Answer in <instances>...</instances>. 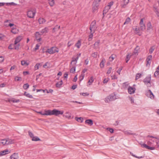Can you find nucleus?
I'll return each instance as SVG.
<instances>
[{
  "mask_svg": "<svg viewBox=\"0 0 159 159\" xmlns=\"http://www.w3.org/2000/svg\"><path fill=\"white\" fill-rule=\"evenodd\" d=\"M28 133L29 135L32 138L34 137L33 134L31 132L29 131Z\"/></svg>",
  "mask_w": 159,
  "mask_h": 159,
  "instance_id": "obj_64",
  "label": "nucleus"
},
{
  "mask_svg": "<svg viewBox=\"0 0 159 159\" xmlns=\"http://www.w3.org/2000/svg\"><path fill=\"white\" fill-rule=\"evenodd\" d=\"M84 76V74H82L80 77V81H82L83 79Z\"/></svg>",
  "mask_w": 159,
  "mask_h": 159,
  "instance_id": "obj_47",
  "label": "nucleus"
},
{
  "mask_svg": "<svg viewBox=\"0 0 159 159\" xmlns=\"http://www.w3.org/2000/svg\"><path fill=\"white\" fill-rule=\"evenodd\" d=\"M63 84L62 80L60 81L57 82L56 84V86L57 88H60Z\"/></svg>",
  "mask_w": 159,
  "mask_h": 159,
  "instance_id": "obj_29",
  "label": "nucleus"
},
{
  "mask_svg": "<svg viewBox=\"0 0 159 159\" xmlns=\"http://www.w3.org/2000/svg\"><path fill=\"white\" fill-rule=\"evenodd\" d=\"M142 74L140 73H138L136 75L135 80H137L141 77Z\"/></svg>",
  "mask_w": 159,
  "mask_h": 159,
  "instance_id": "obj_38",
  "label": "nucleus"
},
{
  "mask_svg": "<svg viewBox=\"0 0 159 159\" xmlns=\"http://www.w3.org/2000/svg\"><path fill=\"white\" fill-rule=\"evenodd\" d=\"M106 62V60L104 58L102 59L100 64V66L101 68H103L104 66L105 63Z\"/></svg>",
  "mask_w": 159,
  "mask_h": 159,
  "instance_id": "obj_21",
  "label": "nucleus"
},
{
  "mask_svg": "<svg viewBox=\"0 0 159 159\" xmlns=\"http://www.w3.org/2000/svg\"><path fill=\"white\" fill-rule=\"evenodd\" d=\"M152 27L151 23L150 22H149L147 24V30H152Z\"/></svg>",
  "mask_w": 159,
  "mask_h": 159,
  "instance_id": "obj_24",
  "label": "nucleus"
},
{
  "mask_svg": "<svg viewBox=\"0 0 159 159\" xmlns=\"http://www.w3.org/2000/svg\"><path fill=\"white\" fill-rule=\"evenodd\" d=\"M19 157L17 153H15L10 157L11 159H18Z\"/></svg>",
  "mask_w": 159,
  "mask_h": 159,
  "instance_id": "obj_18",
  "label": "nucleus"
},
{
  "mask_svg": "<svg viewBox=\"0 0 159 159\" xmlns=\"http://www.w3.org/2000/svg\"><path fill=\"white\" fill-rule=\"evenodd\" d=\"M131 57V55L129 54H128L127 55L125 60H126V63H127L129 61V60Z\"/></svg>",
  "mask_w": 159,
  "mask_h": 159,
  "instance_id": "obj_39",
  "label": "nucleus"
},
{
  "mask_svg": "<svg viewBox=\"0 0 159 159\" xmlns=\"http://www.w3.org/2000/svg\"><path fill=\"white\" fill-rule=\"evenodd\" d=\"M48 3L52 7L54 5V0H49Z\"/></svg>",
  "mask_w": 159,
  "mask_h": 159,
  "instance_id": "obj_32",
  "label": "nucleus"
},
{
  "mask_svg": "<svg viewBox=\"0 0 159 159\" xmlns=\"http://www.w3.org/2000/svg\"><path fill=\"white\" fill-rule=\"evenodd\" d=\"M144 18L141 19L140 22L139 23V28L141 31H143L145 29V25L144 22Z\"/></svg>",
  "mask_w": 159,
  "mask_h": 159,
  "instance_id": "obj_6",
  "label": "nucleus"
},
{
  "mask_svg": "<svg viewBox=\"0 0 159 159\" xmlns=\"http://www.w3.org/2000/svg\"><path fill=\"white\" fill-rule=\"evenodd\" d=\"M101 0H95L93 5H95V4H98V3L101 1Z\"/></svg>",
  "mask_w": 159,
  "mask_h": 159,
  "instance_id": "obj_48",
  "label": "nucleus"
},
{
  "mask_svg": "<svg viewBox=\"0 0 159 159\" xmlns=\"http://www.w3.org/2000/svg\"><path fill=\"white\" fill-rule=\"evenodd\" d=\"M124 134L126 135H132L133 134L130 131L126 130L124 131Z\"/></svg>",
  "mask_w": 159,
  "mask_h": 159,
  "instance_id": "obj_37",
  "label": "nucleus"
},
{
  "mask_svg": "<svg viewBox=\"0 0 159 159\" xmlns=\"http://www.w3.org/2000/svg\"><path fill=\"white\" fill-rule=\"evenodd\" d=\"M99 6V4L93 5V13H96L97 11L98 8Z\"/></svg>",
  "mask_w": 159,
  "mask_h": 159,
  "instance_id": "obj_19",
  "label": "nucleus"
},
{
  "mask_svg": "<svg viewBox=\"0 0 159 159\" xmlns=\"http://www.w3.org/2000/svg\"><path fill=\"white\" fill-rule=\"evenodd\" d=\"M75 66H73L72 68L70 69V73H74L75 72Z\"/></svg>",
  "mask_w": 159,
  "mask_h": 159,
  "instance_id": "obj_35",
  "label": "nucleus"
},
{
  "mask_svg": "<svg viewBox=\"0 0 159 159\" xmlns=\"http://www.w3.org/2000/svg\"><path fill=\"white\" fill-rule=\"evenodd\" d=\"M122 69V67H121L117 71V72L118 73L119 75H120V72Z\"/></svg>",
  "mask_w": 159,
  "mask_h": 159,
  "instance_id": "obj_61",
  "label": "nucleus"
},
{
  "mask_svg": "<svg viewBox=\"0 0 159 159\" xmlns=\"http://www.w3.org/2000/svg\"><path fill=\"white\" fill-rule=\"evenodd\" d=\"M154 50V48L152 47H151L149 49V53L152 54Z\"/></svg>",
  "mask_w": 159,
  "mask_h": 159,
  "instance_id": "obj_58",
  "label": "nucleus"
},
{
  "mask_svg": "<svg viewBox=\"0 0 159 159\" xmlns=\"http://www.w3.org/2000/svg\"><path fill=\"white\" fill-rule=\"evenodd\" d=\"M109 80V78H105L103 81V82L104 84L107 83Z\"/></svg>",
  "mask_w": 159,
  "mask_h": 159,
  "instance_id": "obj_59",
  "label": "nucleus"
},
{
  "mask_svg": "<svg viewBox=\"0 0 159 159\" xmlns=\"http://www.w3.org/2000/svg\"><path fill=\"white\" fill-rule=\"evenodd\" d=\"M18 32V30L16 28H12L11 30V32L14 34L17 33Z\"/></svg>",
  "mask_w": 159,
  "mask_h": 159,
  "instance_id": "obj_34",
  "label": "nucleus"
},
{
  "mask_svg": "<svg viewBox=\"0 0 159 159\" xmlns=\"http://www.w3.org/2000/svg\"><path fill=\"white\" fill-rule=\"evenodd\" d=\"M130 153L131 155L132 156H133V157H136V158H142L143 157H142V156H140V157L137 156H135V155H134L133 154V153H132L131 152H130Z\"/></svg>",
  "mask_w": 159,
  "mask_h": 159,
  "instance_id": "obj_51",
  "label": "nucleus"
},
{
  "mask_svg": "<svg viewBox=\"0 0 159 159\" xmlns=\"http://www.w3.org/2000/svg\"><path fill=\"white\" fill-rule=\"evenodd\" d=\"M94 32H91L90 31V34L89 36V40H90L91 39H91L93 37V34L94 33Z\"/></svg>",
  "mask_w": 159,
  "mask_h": 159,
  "instance_id": "obj_44",
  "label": "nucleus"
},
{
  "mask_svg": "<svg viewBox=\"0 0 159 159\" xmlns=\"http://www.w3.org/2000/svg\"><path fill=\"white\" fill-rule=\"evenodd\" d=\"M48 30L49 29L48 27H45V28L42 30L40 32V34H39V32H37L36 33V34L42 35L43 34L47 33L48 32Z\"/></svg>",
  "mask_w": 159,
  "mask_h": 159,
  "instance_id": "obj_9",
  "label": "nucleus"
},
{
  "mask_svg": "<svg viewBox=\"0 0 159 159\" xmlns=\"http://www.w3.org/2000/svg\"><path fill=\"white\" fill-rule=\"evenodd\" d=\"M96 29V21L94 20L92 22L90 25V30L91 32H94Z\"/></svg>",
  "mask_w": 159,
  "mask_h": 159,
  "instance_id": "obj_8",
  "label": "nucleus"
},
{
  "mask_svg": "<svg viewBox=\"0 0 159 159\" xmlns=\"http://www.w3.org/2000/svg\"><path fill=\"white\" fill-rule=\"evenodd\" d=\"M14 140L10 139H3L0 140V144L3 145L11 144L14 143Z\"/></svg>",
  "mask_w": 159,
  "mask_h": 159,
  "instance_id": "obj_3",
  "label": "nucleus"
},
{
  "mask_svg": "<svg viewBox=\"0 0 159 159\" xmlns=\"http://www.w3.org/2000/svg\"><path fill=\"white\" fill-rule=\"evenodd\" d=\"M151 75H150L143 79V82L148 87H150L151 85Z\"/></svg>",
  "mask_w": 159,
  "mask_h": 159,
  "instance_id": "obj_4",
  "label": "nucleus"
},
{
  "mask_svg": "<svg viewBox=\"0 0 159 159\" xmlns=\"http://www.w3.org/2000/svg\"><path fill=\"white\" fill-rule=\"evenodd\" d=\"M93 57L94 58H96L97 56V52H95L93 53L92 55Z\"/></svg>",
  "mask_w": 159,
  "mask_h": 159,
  "instance_id": "obj_56",
  "label": "nucleus"
},
{
  "mask_svg": "<svg viewBox=\"0 0 159 159\" xmlns=\"http://www.w3.org/2000/svg\"><path fill=\"white\" fill-rule=\"evenodd\" d=\"M40 65V63H37L35 65V66H34V68L36 69V70L39 69V66Z\"/></svg>",
  "mask_w": 159,
  "mask_h": 159,
  "instance_id": "obj_53",
  "label": "nucleus"
},
{
  "mask_svg": "<svg viewBox=\"0 0 159 159\" xmlns=\"http://www.w3.org/2000/svg\"><path fill=\"white\" fill-rule=\"evenodd\" d=\"M29 63H27L26 61L25 60L22 61H21V64L22 66H28L29 65Z\"/></svg>",
  "mask_w": 159,
  "mask_h": 159,
  "instance_id": "obj_36",
  "label": "nucleus"
},
{
  "mask_svg": "<svg viewBox=\"0 0 159 159\" xmlns=\"http://www.w3.org/2000/svg\"><path fill=\"white\" fill-rule=\"evenodd\" d=\"M8 150H5L0 152V156H2L8 154L9 152Z\"/></svg>",
  "mask_w": 159,
  "mask_h": 159,
  "instance_id": "obj_17",
  "label": "nucleus"
},
{
  "mask_svg": "<svg viewBox=\"0 0 159 159\" xmlns=\"http://www.w3.org/2000/svg\"><path fill=\"white\" fill-rule=\"evenodd\" d=\"M58 51L59 50L57 48L55 47H53L50 48L48 49L46 51V52L52 54L56 52H58Z\"/></svg>",
  "mask_w": 159,
  "mask_h": 159,
  "instance_id": "obj_5",
  "label": "nucleus"
},
{
  "mask_svg": "<svg viewBox=\"0 0 159 159\" xmlns=\"http://www.w3.org/2000/svg\"><path fill=\"white\" fill-rule=\"evenodd\" d=\"M107 130H109L111 133H113L114 132V130L112 128H107Z\"/></svg>",
  "mask_w": 159,
  "mask_h": 159,
  "instance_id": "obj_52",
  "label": "nucleus"
},
{
  "mask_svg": "<svg viewBox=\"0 0 159 159\" xmlns=\"http://www.w3.org/2000/svg\"><path fill=\"white\" fill-rule=\"evenodd\" d=\"M80 94L81 95H82L84 96H87L89 95V94L87 93H80Z\"/></svg>",
  "mask_w": 159,
  "mask_h": 159,
  "instance_id": "obj_54",
  "label": "nucleus"
},
{
  "mask_svg": "<svg viewBox=\"0 0 159 159\" xmlns=\"http://www.w3.org/2000/svg\"><path fill=\"white\" fill-rule=\"evenodd\" d=\"M52 111L51 110H45L44 111V115H52Z\"/></svg>",
  "mask_w": 159,
  "mask_h": 159,
  "instance_id": "obj_20",
  "label": "nucleus"
},
{
  "mask_svg": "<svg viewBox=\"0 0 159 159\" xmlns=\"http://www.w3.org/2000/svg\"><path fill=\"white\" fill-rule=\"evenodd\" d=\"M154 75L156 77L159 76V72L155 71L154 73Z\"/></svg>",
  "mask_w": 159,
  "mask_h": 159,
  "instance_id": "obj_57",
  "label": "nucleus"
},
{
  "mask_svg": "<svg viewBox=\"0 0 159 159\" xmlns=\"http://www.w3.org/2000/svg\"><path fill=\"white\" fill-rule=\"evenodd\" d=\"M11 101L12 102H20V100L19 99L16 100L14 98H12L11 99Z\"/></svg>",
  "mask_w": 159,
  "mask_h": 159,
  "instance_id": "obj_45",
  "label": "nucleus"
},
{
  "mask_svg": "<svg viewBox=\"0 0 159 159\" xmlns=\"http://www.w3.org/2000/svg\"><path fill=\"white\" fill-rule=\"evenodd\" d=\"M94 81V79L93 76L91 77L89 80L88 81V83L89 84V85H90L92 84V83Z\"/></svg>",
  "mask_w": 159,
  "mask_h": 159,
  "instance_id": "obj_31",
  "label": "nucleus"
},
{
  "mask_svg": "<svg viewBox=\"0 0 159 159\" xmlns=\"http://www.w3.org/2000/svg\"><path fill=\"white\" fill-rule=\"evenodd\" d=\"M152 55H149L147 57L146 60L147 62L146 65H148V64L150 65L151 63V60L152 59Z\"/></svg>",
  "mask_w": 159,
  "mask_h": 159,
  "instance_id": "obj_16",
  "label": "nucleus"
},
{
  "mask_svg": "<svg viewBox=\"0 0 159 159\" xmlns=\"http://www.w3.org/2000/svg\"><path fill=\"white\" fill-rule=\"evenodd\" d=\"M110 7L109 6H107L105 7V8L103 11V15H104V14H106L108 11L110 9Z\"/></svg>",
  "mask_w": 159,
  "mask_h": 159,
  "instance_id": "obj_23",
  "label": "nucleus"
},
{
  "mask_svg": "<svg viewBox=\"0 0 159 159\" xmlns=\"http://www.w3.org/2000/svg\"><path fill=\"white\" fill-rule=\"evenodd\" d=\"M21 77H19L18 76H16L15 78V81H19L21 80Z\"/></svg>",
  "mask_w": 159,
  "mask_h": 159,
  "instance_id": "obj_49",
  "label": "nucleus"
},
{
  "mask_svg": "<svg viewBox=\"0 0 159 159\" xmlns=\"http://www.w3.org/2000/svg\"><path fill=\"white\" fill-rule=\"evenodd\" d=\"M23 39V37L22 36L19 35L17 36L16 39L14 41V45H16L18 43L20 42Z\"/></svg>",
  "mask_w": 159,
  "mask_h": 159,
  "instance_id": "obj_13",
  "label": "nucleus"
},
{
  "mask_svg": "<svg viewBox=\"0 0 159 159\" xmlns=\"http://www.w3.org/2000/svg\"><path fill=\"white\" fill-rule=\"evenodd\" d=\"M147 144L140 143L142 148L147 149H155L159 147V139L156 137L148 135Z\"/></svg>",
  "mask_w": 159,
  "mask_h": 159,
  "instance_id": "obj_1",
  "label": "nucleus"
},
{
  "mask_svg": "<svg viewBox=\"0 0 159 159\" xmlns=\"http://www.w3.org/2000/svg\"><path fill=\"white\" fill-rule=\"evenodd\" d=\"M129 84L128 82H125L123 84V86L124 88H127L128 87Z\"/></svg>",
  "mask_w": 159,
  "mask_h": 159,
  "instance_id": "obj_46",
  "label": "nucleus"
},
{
  "mask_svg": "<svg viewBox=\"0 0 159 159\" xmlns=\"http://www.w3.org/2000/svg\"><path fill=\"white\" fill-rule=\"evenodd\" d=\"M81 45V40H79L77 43L75 44V46L77 48H80V47Z\"/></svg>",
  "mask_w": 159,
  "mask_h": 159,
  "instance_id": "obj_26",
  "label": "nucleus"
},
{
  "mask_svg": "<svg viewBox=\"0 0 159 159\" xmlns=\"http://www.w3.org/2000/svg\"><path fill=\"white\" fill-rule=\"evenodd\" d=\"M26 97L31 98H33V96L29 93L26 94Z\"/></svg>",
  "mask_w": 159,
  "mask_h": 159,
  "instance_id": "obj_63",
  "label": "nucleus"
},
{
  "mask_svg": "<svg viewBox=\"0 0 159 159\" xmlns=\"http://www.w3.org/2000/svg\"><path fill=\"white\" fill-rule=\"evenodd\" d=\"M32 141H37L40 140V139L37 136H34L32 138Z\"/></svg>",
  "mask_w": 159,
  "mask_h": 159,
  "instance_id": "obj_33",
  "label": "nucleus"
},
{
  "mask_svg": "<svg viewBox=\"0 0 159 159\" xmlns=\"http://www.w3.org/2000/svg\"><path fill=\"white\" fill-rule=\"evenodd\" d=\"M113 2L111 1L108 4V5H107V6H109V7L110 8L113 5Z\"/></svg>",
  "mask_w": 159,
  "mask_h": 159,
  "instance_id": "obj_62",
  "label": "nucleus"
},
{
  "mask_svg": "<svg viewBox=\"0 0 159 159\" xmlns=\"http://www.w3.org/2000/svg\"><path fill=\"white\" fill-rule=\"evenodd\" d=\"M16 45V46H15V49L16 50H18L19 49L20 44H17Z\"/></svg>",
  "mask_w": 159,
  "mask_h": 159,
  "instance_id": "obj_60",
  "label": "nucleus"
},
{
  "mask_svg": "<svg viewBox=\"0 0 159 159\" xmlns=\"http://www.w3.org/2000/svg\"><path fill=\"white\" fill-rule=\"evenodd\" d=\"M115 56H114L113 55H112L109 58V60L110 61H112L114 59Z\"/></svg>",
  "mask_w": 159,
  "mask_h": 159,
  "instance_id": "obj_43",
  "label": "nucleus"
},
{
  "mask_svg": "<svg viewBox=\"0 0 159 159\" xmlns=\"http://www.w3.org/2000/svg\"><path fill=\"white\" fill-rule=\"evenodd\" d=\"M85 123L90 125H93V124L92 120L91 119L86 120L85 121Z\"/></svg>",
  "mask_w": 159,
  "mask_h": 159,
  "instance_id": "obj_25",
  "label": "nucleus"
},
{
  "mask_svg": "<svg viewBox=\"0 0 159 159\" xmlns=\"http://www.w3.org/2000/svg\"><path fill=\"white\" fill-rule=\"evenodd\" d=\"M133 30H135L136 31L135 33L137 34L138 35L140 36L142 34V32H141V30L140 28H133Z\"/></svg>",
  "mask_w": 159,
  "mask_h": 159,
  "instance_id": "obj_15",
  "label": "nucleus"
},
{
  "mask_svg": "<svg viewBox=\"0 0 159 159\" xmlns=\"http://www.w3.org/2000/svg\"><path fill=\"white\" fill-rule=\"evenodd\" d=\"M38 20L39 24H42L45 23L46 21L43 18H39Z\"/></svg>",
  "mask_w": 159,
  "mask_h": 159,
  "instance_id": "obj_28",
  "label": "nucleus"
},
{
  "mask_svg": "<svg viewBox=\"0 0 159 159\" xmlns=\"http://www.w3.org/2000/svg\"><path fill=\"white\" fill-rule=\"evenodd\" d=\"M5 37V36L2 34H0V41L2 40Z\"/></svg>",
  "mask_w": 159,
  "mask_h": 159,
  "instance_id": "obj_55",
  "label": "nucleus"
},
{
  "mask_svg": "<svg viewBox=\"0 0 159 159\" xmlns=\"http://www.w3.org/2000/svg\"><path fill=\"white\" fill-rule=\"evenodd\" d=\"M40 46L39 44H36L35 48H34V50L36 51V50H38Z\"/></svg>",
  "mask_w": 159,
  "mask_h": 159,
  "instance_id": "obj_50",
  "label": "nucleus"
},
{
  "mask_svg": "<svg viewBox=\"0 0 159 159\" xmlns=\"http://www.w3.org/2000/svg\"><path fill=\"white\" fill-rule=\"evenodd\" d=\"M29 87V85L28 84H25L23 85V88L25 89H27Z\"/></svg>",
  "mask_w": 159,
  "mask_h": 159,
  "instance_id": "obj_40",
  "label": "nucleus"
},
{
  "mask_svg": "<svg viewBox=\"0 0 159 159\" xmlns=\"http://www.w3.org/2000/svg\"><path fill=\"white\" fill-rule=\"evenodd\" d=\"M77 61L75 59V58L73 57L72 58V60L71 62V65L72 66H75V65L76 64Z\"/></svg>",
  "mask_w": 159,
  "mask_h": 159,
  "instance_id": "obj_22",
  "label": "nucleus"
},
{
  "mask_svg": "<svg viewBox=\"0 0 159 159\" xmlns=\"http://www.w3.org/2000/svg\"><path fill=\"white\" fill-rule=\"evenodd\" d=\"M136 89L134 87H132L130 86H129L128 89V93L130 94H133L135 93Z\"/></svg>",
  "mask_w": 159,
  "mask_h": 159,
  "instance_id": "obj_12",
  "label": "nucleus"
},
{
  "mask_svg": "<svg viewBox=\"0 0 159 159\" xmlns=\"http://www.w3.org/2000/svg\"><path fill=\"white\" fill-rule=\"evenodd\" d=\"M129 0H123V4L122 5V7H125V6L129 3Z\"/></svg>",
  "mask_w": 159,
  "mask_h": 159,
  "instance_id": "obj_27",
  "label": "nucleus"
},
{
  "mask_svg": "<svg viewBox=\"0 0 159 159\" xmlns=\"http://www.w3.org/2000/svg\"><path fill=\"white\" fill-rule=\"evenodd\" d=\"M77 121L80 122H82L83 121V119L81 117L76 118Z\"/></svg>",
  "mask_w": 159,
  "mask_h": 159,
  "instance_id": "obj_41",
  "label": "nucleus"
},
{
  "mask_svg": "<svg viewBox=\"0 0 159 159\" xmlns=\"http://www.w3.org/2000/svg\"><path fill=\"white\" fill-rule=\"evenodd\" d=\"M130 21V19L129 17H128L126 20L125 21V22L124 24L125 25L128 24Z\"/></svg>",
  "mask_w": 159,
  "mask_h": 159,
  "instance_id": "obj_42",
  "label": "nucleus"
},
{
  "mask_svg": "<svg viewBox=\"0 0 159 159\" xmlns=\"http://www.w3.org/2000/svg\"><path fill=\"white\" fill-rule=\"evenodd\" d=\"M35 14V12L34 11H29L27 12V16L31 18H33L34 17Z\"/></svg>",
  "mask_w": 159,
  "mask_h": 159,
  "instance_id": "obj_7",
  "label": "nucleus"
},
{
  "mask_svg": "<svg viewBox=\"0 0 159 159\" xmlns=\"http://www.w3.org/2000/svg\"><path fill=\"white\" fill-rule=\"evenodd\" d=\"M140 50L139 47L137 46L136 47L132 53V55H138V52Z\"/></svg>",
  "mask_w": 159,
  "mask_h": 159,
  "instance_id": "obj_14",
  "label": "nucleus"
},
{
  "mask_svg": "<svg viewBox=\"0 0 159 159\" xmlns=\"http://www.w3.org/2000/svg\"><path fill=\"white\" fill-rule=\"evenodd\" d=\"M100 43V41L98 40L97 42H96L94 44V47H95V48L96 49L98 48L99 45V43Z\"/></svg>",
  "mask_w": 159,
  "mask_h": 159,
  "instance_id": "obj_30",
  "label": "nucleus"
},
{
  "mask_svg": "<svg viewBox=\"0 0 159 159\" xmlns=\"http://www.w3.org/2000/svg\"><path fill=\"white\" fill-rule=\"evenodd\" d=\"M117 98L116 95L114 93H113L106 97L104 100L106 103H109L110 102L115 100Z\"/></svg>",
  "mask_w": 159,
  "mask_h": 159,
  "instance_id": "obj_2",
  "label": "nucleus"
},
{
  "mask_svg": "<svg viewBox=\"0 0 159 159\" xmlns=\"http://www.w3.org/2000/svg\"><path fill=\"white\" fill-rule=\"evenodd\" d=\"M146 95L147 96L151 99H153L154 98V96L150 90H149L146 92Z\"/></svg>",
  "mask_w": 159,
  "mask_h": 159,
  "instance_id": "obj_11",
  "label": "nucleus"
},
{
  "mask_svg": "<svg viewBox=\"0 0 159 159\" xmlns=\"http://www.w3.org/2000/svg\"><path fill=\"white\" fill-rule=\"evenodd\" d=\"M63 112L56 109H54L52 111V115H54L57 116L60 114H63Z\"/></svg>",
  "mask_w": 159,
  "mask_h": 159,
  "instance_id": "obj_10",
  "label": "nucleus"
}]
</instances>
